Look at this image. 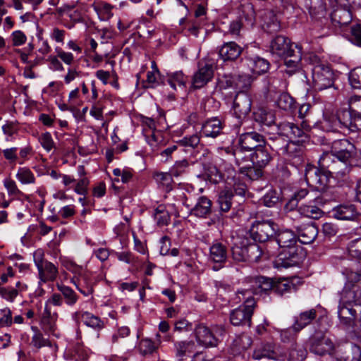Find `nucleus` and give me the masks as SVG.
Instances as JSON below:
<instances>
[{
  "label": "nucleus",
  "mask_w": 361,
  "mask_h": 361,
  "mask_svg": "<svg viewBox=\"0 0 361 361\" xmlns=\"http://www.w3.org/2000/svg\"><path fill=\"white\" fill-rule=\"evenodd\" d=\"M310 128V125L306 120L302 121L300 126L290 122L281 123L278 126L279 136L276 140H281V136H285L290 140L298 139L296 141H290L285 146L279 149V152L283 155L285 159L293 166L297 167L303 161V147L298 143L308 139Z\"/></svg>",
  "instance_id": "f257e3e1"
},
{
  "label": "nucleus",
  "mask_w": 361,
  "mask_h": 361,
  "mask_svg": "<svg viewBox=\"0 0 361 361\" xmlns=\"http://www.w3.org/2000/svg\"><path fill=\"white\" fill-rule=\"evenodd\" d=\"M340 295L338 316L341 323L346 326L361 324V296L347 290H342Z\"/></svg>",
  "instance_id": "f03ea898"
},
{
  "label": "nucleus",
  "mask_w": 361,
  "mask_h": 361,
  "mask_svg": "<svg viewBox=\"0 0 361 361\" xmlns=\"http://www.w3.org/2000/svg\"><path fill=\"white\" fill-rule=\"evenodd\" d=\"M239 299L245 300L243 304L233 310L230 314V321L233 326H251L252 316L256 306L255 299L251 296L254 294L252 287L242 289L237 293Z\"/></svg>",
  "instance_id": "7ed1b4c3"
},
{
  "label": "nucleus",
  "mask_w": 361,
  "mask_h": 361,
  "mask_svg": "<svg viewBox=\"0 0 361 361\" xmlns=\"http://www.w3.org/2000/svg\"><path fill=\"white\" fill-rule=\"evenodd\" d=\"M271 157L266 145H262L250 154V160L253 166L241 169L240 173L250 180H255L262 175V169L271 161Z\"/></svg>",
  "instance_id": "20e7f679"
},
{
  "label": "nucleus",
  "mask_w": 361,
  "mask_h": 361,
  "mask_svg": "<svg viewBox=\"0 0 361 361\" xmlns=\"http://www.w3.org/2000/svg\"><path fill=\"white\" fill-rule=\"evenodd\" d=\"M252 292L255 295H261L274 289L277 293L283 294L290 292L293 285L288 280L282 279L274 282L271 279L265 276H256L251 281Z\"/></svg>",
  "instance_id": "39448f33"
},
{
  "label": "nucleus",
  "mask_w": 361,
  "mask_h": 361,
  "mask_svg": "<svg viewBox=\"0 0 361 361\" xmlns=\"http://www.w3.org/2000/svg\"><path fill=\"white\" fill-rule=\"evenodd\" d=\"M319 166L321 170L326 174L343 176L350 171V167L343 161L330 152H325L319 159Z\"/></svg>",
  "instance_id": "423d86ee"
},
{
  "label": "nucleus",
  "mask_w": 361,
  "mask_h": 361,
  "mask_svg": "<svg viewBox=\"0 0 361 361\" xmlns=\"http://www.w3.org/2000/svg\"><path fill=\"white\" fill-rule=\"evenodd\" d=\"M222 152H225L229 157L228 160L222 158H218L216 160V164L218 168L214 167L213 170L215 171L214 178L211 177L214 182H219L221 180H225L226 181L234 180L235 176H236V172L229 162L232 160V157H235V154L231 152L228 148L221 149Z\"/></svg>",
  "instance_id": "0eeeda50"
},
{
  "label": "nucleus",
  "mask_w": 361,
  "mask_h": 361,
  "mask_svg": "<svg viewBox=\"0 0 361 361\" xmlns=\"http://www.w3.org/2000/svg\"><path fill=\"white\" fill-rule=\"evenodd\" d=\"M44 254L42 250H37L33 253V259L37 268L40 280L45 283L54 281L58 276V268L51 262L44 259Z\"/></svg>",
  "instance_id": "6e6552de"
},
{
  "label": "nucleus",
  "mask_w": 361,
  "mask_h": 361,
  "mask_svg": "<svg viewBox=\"0 0 361 361\" xmlns=\"http://www.w3.org/2000/svg\"><path fill=\"white\" fill-rule=\"evenodd\" d=\"M313 86L317 90H323L334 85V73L324 64L314 65L312 68Z\"/></svg>",
  "instance_id": "1a4fd4ad"
},
{
  "label": "nucleus",
  "mask_w": 361,
  "mask_h": 361,
  "mask_svg": "<svg viewBox=\"0 0 361 361\" xmlns=\"http://www.w3.org/2000/svg\"><path fill=\"white\" fill-rule=\"evenodd\" d=\"M305 178L307 184L313 190L322 192L329 182V176L312 164H307L305 169Z\"/></svg>",
  "instance_id": "9d476101"
},
{
  "label": "nucleus",
  "mask_w": 361,
  "mask_h": 361,
  "mask_svg": "<svg viewBox=\"0 0 361 361\" xmlns=\"http://www.w3.org/2000/svg\"><path fill=\"white\" fill-rule=\"evenodd\" d=\"M338 129H348L351 132L361 130V115L355 109H342L337 111Z\"/></svg>",
  "instance_id": "9b49d317"
},
{
  "label": "nucleus",
  "mask_w": 361,
  "mask_h": 361,
  "mask_svg": "<svg viewBox=\"0 0 361 361\" xmlns=\"http://www.w3.org/2000/svg\"><path fill=\"white\" fill-rule=\"evenodd\" d=\"M305 257V253L301 247L295 245L283 248L278 256L277 265L283 267L297 266Z\"/></svg>",
  "instance_id": "f8f14e48"
},
{
  "label": "nucleus",
  "mask_w": 361,
  "mask_h": 361,
  "mask_svg": "<svg viewBox=\"0 0 361 361\" xmlns=\"http://www.w3.org/2000/svg\"><path fill=\"white\" fill-rule=\"evenodd\" d=\"M59 314L55 310L47 307L39 315V325L45 334L59 338L61 334L57 326Z\"/></svg>",
  "instance_id": "ddd939ff"
},
{
  "label": "nucleus",
  "mask_w": 361,
  "mask_h": 361,
  "mask_svg": "<svg viewBox=\"0 0 361 361\" xmlns=\"http://www.w3.org/2000/svg\"><path fill=\"white\" fill-rule=\"evenodd\" d=\"M277 225L271 220L257 221L252 224L250 233L255 241L261 243L269 240L276 233Z\"/></svg>",
  "instance_id": "4468645a"
},
{
  "label": "nucleus",
  "mask_w": 361,
  "mask_h": 361,
  "mask_svg": "<svg viewBox=\"0 0 361 361\" xmlns=\"http://www.w3.org/2000/svg\"><path fill=\"white\" fill-rule=\"evenodd\" d=\"M178 196L182 204L185 205L190 211L191 214L195 216L207 217V216L211 213L212 202L207 197H200L193 207L192 203L189 202L188 197L183 192H182Z\"/></svg>",
  "instance_id": "2eb2a0df"
},
{
  "label": "nucleus",
  "mask_w": 361,
  "mask_h": 361,
  "mask_svg": "<svg viewBox=\"0 0 361 361\" xmlns=\"http://www.w3.org/2000/svg\"><path fill=\"white\" fill-rule=\"evenodd\" d=\"M214 64L211 60L202 61L199 63L198 70L192 78L193 88H201L212 80L214 75Z\"/></svg>",
  "instance_id": "dca6fc26"
},
{
  "label": "nucleus",
  "mask_w": 361,
  "mask_h": 361,
  "mask_svg": "<svg viewBox=\"0 0 361 361\" xmlns=\"http://www.w3.org/2000/svg\"><path fill=\"white\" fill-rule=\"evenodd\" d=\"M224 331L222 328H216V329L210 330L207 326L200 324L195 329V336L197 342L206 347L216 346L218 343V338L216 334L219 332L221 335Z\"/></svg>",
  "instance_id": "f3484780"
},
{
  "label": "nucleus",
  "mask_w": 361,
  "mask_h": 361,
  "mask_svg": "<svg viewBox=\"0 0 361 361\" xmlns=\"http://www.w3.org/2000/svg\"><path fill=\"white\" fill-rule=\"evenodd\" d=\"M331 150L350 166V160L355 153V147L353 143L347 139L335 140Z\"/></svg>",
  "instance_id": "a211bd4d"
},
{
  "label": "nucleus",
  "mask_w": 361,
  "mask_h": 361,
  "mask_svg": "<svg viewBox=\"0 0 361 361\" xmlns=\"http://www.w3.org/2000/svg\"><path fill=\"white\" fill-rule=\"evenodd\" d=\"M334 348L332 341L326 336L317 334L310 339V351L319 355L331 354Z\"/></svg>",
  "instance_id": "6ab92c4d"
},
{
  "label": "nucleus",
  "mask_w": 361,
  "mask_h": 361,
  "mask_svg": "<svg viewBox=\"0 0 361 361\" xmlns=\"http://www.w3.org/2000/svg\"><path fill=\"white\" fill-rule=\"evenodd\" d=\"M252 99L245 91L238 92L233 101V110L236 117L241 118L246 116L251 111Z\"/></svg>",
  "instance_id": "aec40b11"
},
{
  "label": "nucleus",
  "mask_w": 361,
  "mask_h": 361,
  "mask_svg": "<svg viewBox=\"0 0 361 361\" xmlns=\"http://www.w3.org/2000/svg\"><path fill=\"white\" fill-rule=\"evenodd\" d=\"M239 144L241 149L245 151H255L265 145V140L261 134L252 131L240 135Z\"/></svg>",
  "instance_id": "412c9836"
},
{
  "label": "nucleus",
  "mask_w": 361,
  "mask_h": 361,
  "mask_svg": "<svg viewBox=\"0 0 361 361\" xmlns=\"http://www.w3.org/2000/svg\"><path fill=\"white\" fill-rule=\"evenodd\" d=\"M293 49H295L293 47L290 40L283 35L276 36L270 43L271 53L279 58L288 56Z\"/></svg>",
  "instance_id": "4be33fe9"
},
{
  "label": "nucleus",
  "mask_w": 361,
  "mask_h": 361,
  "mask_svg": "<svg viewBox=\"0 0 361 361\" xmlns=\"http://www.w3.org/2000/svg\"><path fill=\"white\" fill-rule=\"evenodd\" d=\"M227 259V249L222 243L215 240L209 247V261L215 263L217 266H214L213 269L216 271L219 270L222 264Z\"/></svg>",
  "instance_id": "5701e85b"
},
{
  "label": "nucleus",
  "mask_w": 361,
  "mask_h": 361,
  "mask_svg": "<svg viewBox=\"0 0 361 361\" xmlns=\"http://www.w3.org/2000/svg\"><path fill=\"white\" fill-rule=\"evenodd\" d=\"M282 357L276 350L275 345L271 343H261L255 348L252 353V358L257 360L263 358L279 360Z\"/></svg>",
  "instance_id": "b1692460"
},
{
  "label": "nucleus",
  "mask_w": 361,
  "mask_h": 361,
  "mask_svg": "<svg viewBox=\"0 0 361 361\" xmlns=\"http://www.w3.org/2000/svg\"><path fill=\"white\" fill-rule=\"evenodd\" d=\"M343 274L345 276L346 282L342 290L353 292L361 296V271L346 269Z\"/></svg>",
  "instance_id": "393cba45"
},
{
  "label": "nucleus",
  "mask_w": 361,
  "mask_h": 361,
  "mask_svg": "<svg viewBox=\"0 0 361 361\" xmlns=\"http://www.w3.org/2000/svg\"><path fill=\"white\" fill-rule=\"evenodd\" d=\"M78 274L79 276L73 278L71 282L83 295L89 296L92 294L93 286L90 274L83 270Z\"/></svg>",
  "instance_id": "a878e982"
},
{
  "label": "nucleus",
  "mask_w": 361,
  "mask_h": 361,
  "mask_svg": "<svg viewBox=\"0 0 361 361\" xmlns=\"http://www.w3.org/2000/svg\"><path fill=\"white\" fill-rule=\"evenodd\" d=\"M63 356L66 360L70 361H87L89 353L82 345L76 343L69 345L66 349Z\"/></svg>",
  "instance_id": "bb28decb"
},
{
  "label": "nucleus",
  "mask_w": 361,
  "mask_h": 361,
  "mask_svg": "<svg viewBox=\"0 0 361 361\" xmlns=\"http://www.w3.org/2000/svg\"><path fill=\"white\" fill-rule=\"evenodd\" d=\"M243 48L234 42H225L219 49V54L224 61H235L241 54Z\"/></svg>",
  "instance_id": "cd10ccee"
},
{
  "label": "nucleus",
  "mask_w": 361,
  "mask_h": 361,
  "mask_svg": "<svg viewBox=\"0 0 361 361\" xmlns=\"http://www.w3.org/2000/svg\"><path fill=\"white\" fill-rule=\"evenodd\" d=\"M314 204H304L299 207L298 212L308 218L318 219L324 214L322 210L319 208V205L322 204V202L320 197H317L314 198Z\"/></svg>",
  "instance_id": "c85d7f7f"
},
{
  "label": "nucleus",
  "mask_w": 361,
  "mask_h": 361,
  "mask_svg": "<svg viewBox=\"0 0 361 361\" xmlns=\"http://www.w3.org/2000/svg\"><path fill=\"white\" fill-rule=\"evenodd\" d=\"M285 66H286V72L289 75L294 73L300 68V62L302 59L301 49L298 45H295V49L292 53L288 54V56H283Z\"/></svg>",
  "instance_id": "c756f323"
},
{
  "label": "nucleus",
  "mask_w": 361,
  "mask_h": 361,
  "mask_svg": "<svg viewBox=\"0 0 361 361\" xmlns=\"http://www.w3.org/2000/svg\"><path fill=\"white\" fill-rule=\"evenodd\" d=\"M224 128L222 122L217 118L207 120L202 126L201 134L206 137H216Z\"/></svg>",
  "instance_id": "7c9ffc66"
},
{
  "label": "nucleus",
  "mask_w": 361,
  "mask_h": 361,
  "mask_svg": "<svg viewBox=\"0 0 361 361\" xmlns=\"http://www.w3.org/2000/svg\"><path fill=\"white\" fill-rule=\"evenodd\" d=\"M297 240L302 244H310L316 238L318 230L313 224H307L297 228Z\"/></svg>",
  "instance_id": "2f4dec72"
},
{
  "label": "nucleus",
  "mask_w": 361,
  "mask_h": 361,
  "mask_svg": "<svg viewBox=\"0 0 361 361\" xmlns=\"http://www.w3.org/2000/svg\"><path fill=\"white\" fill-rule=\"evenodd\" d=\"M334 216L340 220H353L357 215L356 208L353 204L339 205L333 210Z\"/></svg>",
  "instance_id": "473e14b6"
},
{
  "label": "nucleus",
  "mask_w": 361,
  "mask_h": 361,
  "mask_svg": "<svg viewBox=\"0 0 361 361\" xmlns=\"http://www.w3.org/2000/svg\"><path fill=\"white\" fill-rule=\"evenodd\" d=\"M253 118L261 125L271 126L275 123L276 116L272 111L259 108L254 111Z\"/></svg>",
  "instance_id": "72a5a7b5"
},
{
  "label": "nucleus",
  "mask_w": 361,
  "mask_h": 361,
  "mask_svg": "<svg viewBox=\"0 0 361 361\" xmlns=\"http://www.w3.org/2000/svg\"><path fill=\"white\" fill-rule=\"evenodd\" d=\"M297 241L296 235L288 229L279 231L276 236V242L282 249L295 245Z\"/></svg>",
  "instance_id": "f704fd0d"
},
{
  "label": "nucleus",
  "mask_w": 361,
  "mask_h": 361,
  "mask_svg": "<svg viewBox=\"0 0 361 361\" xmlns=\"http://www.w3.org/2000/svg\"><path fill=\"white\" fill-rule=\"evenodd\" d=\"M153 177L160 188L166 192L172 190L173 185V176L170 171H157L154 173Z\"/></svg>",
  "instance_id": "c9c22d12"
},
{
  "label": "nucleus",
  "mask_w": 361,
  "mask_h": 361,
  "mask_svg": "<svg viewBox=\"0 0 361 361\" xmlns=\"http://www.w3.org/2000/svg\"><path fill=\"white\" fill-rule=\"evenodd\" d=\"M247 66L255 75L266 73L269 68V63L266 59L255 56L247 59Z\"/></svg>",
  "instance_id": "e433bc0d"
},
{
  "label": "nucleus",
  "mask_w": 361,
  "mask_h": 361,
  "mask_svg": "<svg viewBox=\"0 0 361 361\" xmlns=\"http://www.w3.org/2000/svg\"><path fill=\"white\" fill-rule=\"evenodd\" d=\"M247 239L237 240L231 248L233 259L238 262H247V254L246 250Z\"/></svg>",
  "instance_id": "4c0bfd02"
},
{
  "label": "nucleus",
  "mask_w": 361,
  "mask_h": 361,
  "mask_svg": "<svg viewBox=\"0 0 361 361\" xmlns=\"http://www.w3.org/2000/svg\"><path fill=\"white\" fill-rule=\"evenodd\" d=\"M145 136L147 142L154 152H158L162 147L166 145V141L160 131L149 132Z\"/></svg>",
  "instance_id": "58836bf2"
},
{
  "label": "nucleus",
  "mask_w": 361,
  "mask_h": 361,
  "mask_svg": "<svg viewBox=\"0 0 361 361\" xmlns=\"http://www.w3.org/2000/svg\"><path fill=\"white\" fill-rule=\"evenodd\" d=\"M316 315L317 312L314 309L300 313L298 317H295L293 324L295 329L300 331L310 324L315 319Z\"/></svg>",
  "instance_id": "ea45409f"
},
{
  "label": "nucleus",
  "mask_w": 361,
  "mask_h": 361,
  "mask_svg": "<svg viewBox=\"0 0 361 361\" xmlns=\"http://www.w3.org/2000/svg\"><path fill=\"white\" fill-rule=\"evenodd\" d=\"M16 178L22 185H34L36 183V177L34 173L27 166L18 169Z\"/></svg>",
  "instance_id": "a19ab883"
},
{
  "label": "nucleus",
  "mask_w": 361,
  "mask_h": 361,
  "mask_svg": "<svg viewBox=\"0 0 361 361\" xmlns=\"http://www.w3.org/2000/svg\"><path fill=\"white\" fill-rule=\"evenodd\" d=\"M56 287L68 307H73L77 303L79 295L71 288L62 284H57Z\"/></svg>",
  "instance_id": "79ce46f5"
},
{
  "label": "nucleus",
  "mask_w": 361,
  "mask_h": 361,
  "mask_svg": "<svg viewBox=\"0 0 361 361\" xmlns=\"http://www.w3.org/2000/svg\"><path fill=\"white\" fill-rule=\"evenodd\" d=\"M263 28L269 33L276 32L280 29L279 22L276 15L272 11H267L264 13Z\"/></svg>",
  "instance_id": "37998d69"
},
{
  "label": "nucleus",
  "mask_w": 361,
  "mask_h": 361,
  "mask_svg": "<svg viewBox=\"0 0 361 361\" xmlns=\"http://www.w3.org/2000/svg\"><path fill=\"white\" fill-rule=\"evenodd\" d=\"M81 319L84 324L95 330L103 329L104 324L101 319L89 312H84L81 314Z\"/></svg>",
  "instance_id": "c03bdc74"
},
{
  "label": "nucleus",
  "mask_w": 361,
  "mask_h": 361,
  "mask_svg": "<svg viewBox=\"0 0 361 361\" xmlns=\"http://www.w3.org/2000/svg\"><path fill=\"white\" fill-rule=\"evenodd\" d=\"M233 192L229 190L221 191L219 195L218 203L221 211L228 212L232 205Z\"/></svg>",
  "instance_id": "a18cd8bd"
},
{
  "label": "nucleus",
  "mask_w": 361,
  "mask_h": 361,
  "mask_svg": "<svg viewBox=\"0 0 361 361\" xmlns=\"http://www.w3.org/2000/svg\"><path fill=\"white\" fill-rule=\"evenodd\" d=\"M277 107L283 111H290L295 105L294 99L290 94L287 93H281L276 101Z\"/></svg>",
  "instance_id": "49530a36"
},
{
  "label": "nucleus",
  "mask_w": 361,
  "mask_h": 361,
  "mask_svg": "<svg viewBox=\"0 0 361 361\" xmlns=\"http://www.w3.org/2000/svg\"><path fill=\"white\" fill-rule=\"evenodd\" d=\"M306 355V349L303 346L295 343L290 349L288 361H304Z\"/></svg>",
  "instance_id": "de8ad7c7"
},
{
  "label": "nucleus",
  "mask_w": 361,
  "mask_h": 361,
  "mask_svg": "<svg viewBox=\"0 0 361 361\" xmlns=\"http://www.w3.org/2000/svg\"><path fill=\"white\" fill-rule=\"evenodd\" d=\"M186 82V77L181 71H176L175 73L168 75V82L170 86L176 90V87L183 88Z\"/></svg>",
  "instance_id": "09e8293b"
},
{
  "label": "nucleus",
  "mask_w": 361,
  "mask_h": 361,
  "mask_svg": "<svg viewBox=\"0 0 361 361\" xmlns=\"http://www.w3.org/2000/svg\"><path fill=\"white\" fill-rule=\"evenodd\" d=\"M3 184L8 196L11 197L13 199L18 198L23 195V192L18 188L15 180L11 178H5L3 180Z\"/></svg>",
  "instance_id": "8fccbe9b"
},
{
  "label": "nucleus",
  "mask_w": 361,
  "mask_h": 361,
  "mask_svg": "<svg viewBox=\"0 0 361 361\" xmlns=\"http://www.w3.org/2000/svg\"><path fill=\"white\" fill-rule=\"evenodd\" d=\"M154 219L159 226L167 225L170 221L169 212L165 209L164 206H159L154 212Z\"/></svg>",
  "instance_id": "3c124183"
},
{
  "label": "nucleus",
  "mask_w": 361,
  "mask_h": 361,
  "mask_svg": "<svg viewBox=\"0 0 361 361\" xmlns=\"http://www.w3.org/2000/svg\"><path fill=\"white\" fill-rule=\"evenodd\" d=\"M31 345L37 348H41L44 346H49L53 348L55 351H56L58 349V347L56 344L52 345L49 339L44 338L42 333L33 334L31 339Z\"/></svg>",
  "instance_id": "603ef678"
},
{
  "label": "nucleus",
  "mask_w": 361,
  "mask_h": 361,
  "mask_svg": "<svg viewBox=\"0 0 361 361\" xmlns=\"http://www.w3.org/2000/svg\"><path fill=\"white\" fill-rule=\"evenodd\" d=\"M337 121V113L336 114L328 111L324 113L322 124L327 130L333 131L338 130Z\"/></svg>",
  "instance_id": "864d4df0"
},
{
  "label": "nucleus",
  "mask_w": 361,
  "mask_h": 361,
  "mask_svg": "<svg viewBox=\"0 0 361 361\" xmlns=\"http://www.w3.org/2000/svg\"><path fill=\"white\" fill-rule=\"evenodd\" d=\"M247 260L251 262H256L259 260L262 255L261 247L256 243H248L246 245Z\"/></svg>",
  "instance_id": "5fc2aeb1"
},
{
  "label": "nucleus",
  "mask_w": 361,
  "mask_h": 361,
  "mask_svg": "<svg viewBox=\"0 0 361 361\" xmlns=\"http://www.w3.org/2000/svg\"><path fill=\"white\" fill-rule=\"evenodd\" d=\"M348 252L350 257L361 260V238L353 240L349 243Z\"/></svg>",
  "instance_id": "6e6d98bb"
},
{
  "label": "nucleus",
  "mask_w": 361,
  "mask_h": 361,
  "mask_svg": "<svg viewBox=\"0 0 361 361\" xmlns=\"http://www.w3.org/2000/svg\"><path fill=\"white\" fill-rule=\"evenodd\" d=\"M38 140L40 142L43 149L47 152H49L53 149L55 148V143L54 142V140L51 137V133L49 132H45V133H42L39 135Z\"/></svg>",
  "instance_id": "4d7b16f0"
},
{
  "label": "nucleus",
  "mask_w": 361,
  "mask_h": 361,
  "mask_svg": "<svg viewBox=\"0 0 361 361\" xmlns=\"http://www.w3.org/2000/svg\"><path fill=\"white\" fill-rule=\"evenodd\" d=\"M157 348L158 346L155 342L152 341L149 338L142 339L139 344L140 353L143 355L152 354L157 349Z\"/></svg>",
  "instance_id": "13d9d810"
},
{
  "label": "nucleus",
  "mask_w": 361,
  "mask_h": 361,
  "mask_svg": "<svg viewBox=\"0 0 361 361\" xmlns=\"http://www.w3.org/2000/svg\"><path fill=\"white\" fill-rule=\"evenodd\" d=\"M188 167V161L186 159L177 161L170 169L173 177H178L186 172Z\"/></svg>",
  "instance_id": "bf43d9fd"
},
{
  "label": "nucleus",
  "mask_w": 361,
  "mask_h": 361,
  "mask_svg": "<svg viewBox=\"0 0 361 361\" xmlns=\"http://www.w3.org/2000/svg\"><path fill=\"white\" fill-rule=\"evenodd\" d=\"M200 141L199 135L197 134L190 136H185L183 139L178 140L177 143L185 147H190L194 149L197 147Z\"/></svg>",
  "instance_id": "052dcab7"
},
{
  "label": "nucleus",
  "mask_w": 361,
  "mask_h": 361,
  "mask_svg": "<svg viewBox=\"0 0 361 361\" xmlns=\"http://www.w3.org/2000/svg\"><path fill=\"white\" fill-rule=\"evenodd\" d=\"M194 346L192 341H178L174 343L176 355L182 357L185 355L187 351H190Z\"/></svg>",
  "instance_id": "680f3d73"
},
{
  "label": "nucleus",
  "mask_w": 361,
  "mask_h": 361,
  "mask_svg": "<svg viewBox=\"0 0 361 361\" xmlns=\"http://www.w3.org/2000/svg\"><path fill=\"white\" fill-rule=\"evenodd\" d=\"M349 82L353 88H361V67L354 68L350 72Z\"/></svg>",
  "instance_id": "e2e57ef3"
},
{
  "label": "nucleus",
  "mask_w": 361,
  "mask_h": 361,
  "mask_svg": "<svg viewBox=\"0 0 361 361\" xmlns=\"http://www.w3.org/2000/svg\"><path fill=\"white\" fill-rule=\"evenodd\" d=\"M308 195V191L306 189H300L296 191L292 198L288 201L286 204V208L289 209H293L294 207H297L298 202L304 197H305Z\"/></svg>",
  "instance_id": "0e129e2a"
},
{
  "label": "nucleus",
  "mask_w": 361,
  "mask_h": 361,
  "mask_svg": "<svg viewBox=\"0 0 361 361\" xmlns=\"http://www.w3.org/2000/svg\"><path fill=\"white\" fill-rule=\"evenodd\" d=\"M233 343L239 351L244 350L251 345L252 339L247 335L242 334L234 340Z\"/></svg>",
  "instance_id": "69168bd1"
},
{
  "label": "nucleus",
  "mask_w": 361,
  "mask_h": 361,
  "mask_svg": "<svg viewBox=\"0 0 361 361\" xmlns=\"http://www.w3.org/2000/svg\"><path fill=\"white\" fill-rule=\"evenodd\" d=\"M10 39L13 46L19 47L25 44L27 41V36L23 31L16 30L11 34Z\"/></svg>",
  "instance_id": "338daca9"
},
{
  "label": "nucleus",
  "mask_w": 361,
  "mask_h": 361,
  "mask_svg": "<svg viewBox=\"0 0 361 361\" xmlns=\"http://www.w3.org/2000/svg\"><path fill=\"white\" fill-rule=\"evenodd\" d=\"M12 323L13 319L11 310L8 307L0 310V326H10Z\"/></svg>",
  "instance_id": "774afa93"
}]
</instances>
